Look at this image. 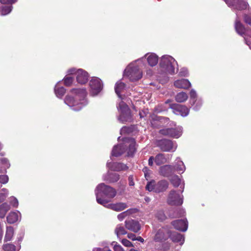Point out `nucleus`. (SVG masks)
<instances>
[{
  "mask_svg": "<svg viewBox=\"0 0 251 251\" xmlns=\"http://www.w3.org/2000/svg\"><path fill=\"white\" fill-rule=\"evenodd\" d=\"M71 93L72 96H66L64 101L73 110L78 111L87 104L85 99L87 93L85 89H73Z\"/></svg>",
  "mask_w": 251,
  "mask_h": 251,
  "instance_id": "1",
  "label": "nucleus"
},
{
  "mask_svg": "<svg viewBox=\"0 0 251 251\" xmlns=\"http://www.w3.org/2000/svg\"><path fill=\"white\" fill-rule=\"evenodd\" d=\"M116 193L115 189L103 183L98 185L95 190L97 202L104 206L109 201L108 199L114 198Z\"/></svg>",
  "mask_w": 251,
  "mask_h": 251,
  "instance_id": "2",
  "label": "nucleus"
},
{
  "mask_svg": "<svg viewBox=\"0 0 251 251\" xmlns=\"http://www.w3.org/2000/svg\"><path fill=\"white\" fill-rule=\"evenodd\" d=\"M160 67L161 72L166 74L173 75L177 70V62L172 56L168 55L163 56L160 61Z\"/></svg>",
  "mask_w": 251,
  "mask_h": 251,
  "instance_id": "3",
  "label": "nucleus"
},
{
  "mask_svg": "<svg viewBox=\"0 0 251 251\" xmlns=\"http://www.w3.org/2000/svg\"><path fill=\"white\" fill-rule=\"evenodd\" d=\"M140 61L138 60L136 62L130 64L125 69L124 75L127 76L130 81H137L142 77V72L137 65V62Z\"/></svg>",
  "mask_w": 251,
  "mask_h": 251,
  "instance_id": "4",
  "label": "nucleus"
},
{
  "mask_svg": "<svg viewBox=\"0 0 251 251\" xmlns=\"http://www.w3.org/2000/svg\"><path fill=\"white\" fill-rule=\"evenodd\" d=\"M118 108L120 112L119 120L123 123L130 122L131 120V115L128 106L123 101H121Z\"/></svg>",
  "mask_w": 251,
  "mask_h": 251,
  "instance_id": "5",
  "label": "nucleus"
},
{
  "mask_svg": "<svg viewBox=\"0 0 251 251\" xmlns=\"http://www.w3.org/2000/svg\"><path fill=\"white\" fill-rule=\"evenodd\" d=\"M156 146L160 148L163 151H173L176 149L177 146L176 143H173L171 140L168 139H162L156 142Z\"/></svg>",
  "mask_w": 251,
  "mask_h": 251,
  "instance_id": "6",
  "label": "nucleus"
},
{
  "mask_svg": "<svg viewBox=\"0 0 251 251\" xmlns=\"http://www.w3.org/2000/svg\"><path fill=\"white\" fill-rule=\"evenodd\" d=\"M69 74H75L76 80L78 83L83 84L87 82L88 79V73L82 69H78L77 71L75 68H72L68 71Z\"/></svg>",
  "mask_w": 251,
  "mask_h": 251,
  "instance_id": "7",
  "label": "nucleus"
},
{
  "mask_svg": "<svg viewBox=\"0 0 251 251\" xmlns=\"http://www.w3.org/2000/svg\"><path fill=\"white\" fill-rule=\"evenodd\" d=\"M167 202L171 205H179L183 203L182 196L175 190H171L167 198Z\"/></svg>",
  "mask_w": 251,
  "mask_h": 251,
  "instance_id": "8",
  "label": "nucleus"
},
{
  "mask_svg": "<svg viewBox=\"0 0 251 251\" xmlns=\"http://www.w3.org/2000/svg\"><path fill=\"white\" fill-rule=\"evenodd\" d=\"M227 5L234 10L245 9L248 6V3L242 0H224Z\"/></svg>",
  "mask_w": 251,
  "mask_h": 251,
  "instance_id": "9",
  "label": "nucleus"
},
{
  "mask_svg": "<svg viewBox=\"0 0 251 251\" xmlns=\"http://www.w3.org/2000/svg\"><path fill=\"white\" fill-rule=\"evenodd\" d=\"M89 85L91 93L93 95H97L102 89V84L101 80L98 77H93L90 80Z\"/></svg>",
  "mask_w": 251,
  "mask_h": 251,
  "instance_id": "10",
  "label": "nucleus"
},
{
  "mask_svg": "<svg viewBox=\"0 0 251 251\" xmlns=\"http://www.w3.org/2000/svg\"><path fill=\"white\" fill-rule=\"evenodd\" d=\"M159 132L161 134L163 135L177 138L181 135L182 129L181 127L176 128H164L160 130Z\"/></svg>",
  "mask_w": 251,
  "mask_h": 251,
  "instance_id": "11",
  "label": "nucleus"
},
{
  "mask_svg": "<svg viewBox=\"0 0 251 251\" xmlns=\"http://www.w3.org/2000/svg\"><path fill=\"white\" fill-rule=\"evenodd\" d=\"M169 231L167 227L160 228L156 233L154 240L156 242H162L167 240L169 237Z\"/></svg>",
  "mask_w": 251,
  "mask_h": 251,
  "instance_id": "12",
  "label": "nucleus"
},
{
  "mask_svg": "<svg viewBox=\"0 0 251 251\" xmlns=\"http://www.w3.org/2000/svg\"><path fill=\"white\" fill-rule=\"evenodd\" d=\"M124 144L125 148L128 147V149H126L127 151V154L128 156H132L136 151V143L133 138H127L124 140Z\"/></svg>",
  "mask_w": 251,
  "mask_h": 251,
  "instance_id": "13",
  "label": "nucleus"
},
{
  "mask_svg": "<svg viewBox=\"0 0 251 251\" xmlns=\"http://www.w3.org/2000/svg\"><path fill=\"white\" fill-rule=\"evenodd\" d=\"M125 226L126 229L134 232H137L141 228L139 222L134 220H126Z\"/></svg>",
  "mask_w": 251,
  "mask_h": 251,
  "instance_id": "14",
  "label": "nucleus"
},
{
  "mask_svg": "<svg viewBox=\"0 0 251 251\" xmlns=\"http://www.w3.org/2000/svg\"><path fill=\"white\" fill-rule=\"evenodd\" d=\"M172 225L174 227L179 230L185 231L188 228L187 221L186 220H178L172 222Z\"/></svg>",
  "mask_w": 251,
  "mask_h": 251,
  "instance_id": "15",
  "label": "nucleus"
},
{
  "mask_svg": "<svg viewBox=\"0 0 251 251\" xmlns=\"http://www.w3.org/2000/svg\"><path fill=\"white\" fill-rule=\"evenodd\" d=\"M174 172V167L169 165H166L160 167L159 170V174L164 176L168 177L171 176Z\"/></svg>",
  "mask_w": 251,
  "mask_h": 251,
  "instance_id": "16",
  "label": "nucleus"
},
{
  "mask_svg": "<svg viewBox=\"0 0 251 251\" xmlns=\"http://www.w3.org/2000/svg\"><path fill=\"white\" fill-rule=\"evenodd\" d=\"M106 208L112 209L115 211H121L124 210L127 207L126 203L124 202H117L116 203L107 204L104 206Z\"/></svg>",
  "mask_w": 251,
  "mask_h": 251,
  "instance_id": "17",
  "label": "nucleus"
},
{
  "mask_svg": "<svg viewBox=\"0 0 251 251\" xmlns=\"http://www.w3.org/2000/svg\"><path fill=\"white\" fill-rule=\"evenodd\" d=\"M107 167L114 171H120L122 170H126L127 169V166L121 163H110L108 162L107 163Z\"/></svg>",
  "mask_w": 251,
  "mask_h": 251,
  "instance_id": "18",
  "label": "nucleus"
},
{
  "mask_svg": "<svg viewBox=\"0 0 251 251\" xmlns=\"http://www.w3.org/2000/svg\"><path fill=\"white\" fill-rule=\"evenodd\" d=\"M171 156L169 154L165 155L163 153H159L156 155L154 158V162L157 165H160L168 162Z\"/></svg>",
  "mask_w": 251,
  "mask_h": 251,
  "instance_id": "19",
  "label": "nucleus"
},
{
  "mask_svg": "<svg viewBox=\"0 0 251 251\" xmlns=\"http://www.w3.org/2000/svg\"><path fill=\"white\" fill-rule=\"evenodd\" d=\"M173 108L176 114H180L182 116H186L189 113V109L184 105L176 104Z\"/></svg>",
  "mask_w": 251,
  "mask_h": 251,
  "instance_id": "20",
  "label": "nucleus"
},
{
  "mask_svg": "<svg viewBox=\"0 0 251 251\" xmlns=\"http://www.w3.org/2000/svg\"><path fill=\"white\" fill-rule=\"evenodd\" d=\"M169 186L168 182L166 180H162L155 184V192L159 193L165 191Z\"/></svg>",
  "mask_w": 251,
  "mask_h": 251,
  "instance_id": "21",
  "label": "nucleus"
},
{
  "mask_svg": "<svg viewBox=\"0 0 251 251\" xmlns=\"http://www.w3.org/2000/svg\"><path fill=\"white\" fill-rule=\"evenodd\" d=\"M174 85L177 88L188 89L191 86V83L188 79H181L176 81L174 82Z\"/></svg>",
  "mask_w": 251,
  "mask_h": 251,
  "instance_id": "22",
  "label": "nucleus"
},
{
  "mask_svg": "<svg viewBox=\"0 0 251 251\" xmlns=\"http://www.w3.org/2000/svg\"><path fill=\"white\" fill-rule=\"evenodd\" d=\"M169 237L173 242L179 243L181 245H182L184 242V236L177 232H174L171 234L169 233Z\"/></svg>",
  "mask_w": 251,
  "mask_h": 251,
  "instance_id": "23",
  "label": "nucleus"
},
{
  "mask_svg": "<svg viewBox=\"0 0 251 251\" xmlns=\"http://www.w3.org/2000/svg\"><path fill=\"white\" fill-rule=\"evenodd\" d=\"M149 64L151 66L156 65L158 62V56L154 53H148L146 55Z\"/></svg>",
  "mask_w": 251,
  "mask_h": 251,
  "instance_id": "24",
  "label": "nucleus"
},
{
  "mask_svg": "<svg viewBox=\"0 0 251 251\" xmlns=\"http://www.w3.org/2000/svg\"><path fill=\"white\" fill-rule=\"evenodd\" d=\"M126 151L124 144L114 147L112 151V155L114 156H119L123 154Z\"/></svg>",
  "mask_w": 251,
  "mask_h": 251,
  "instance_id": "25",
  "label": "nucleus"
},
{
  "mask_svg": "<svg viewBox=\"0 0 251 251\" xmlns=\"http://www.w3.org/2000/svg\"><path fill=\"white\" fill-rule=\"evenodd\" d=\"M19 214H20L19 211L10 212L7 217L8 223L13 224L16 222L18 220Z\"/></svg>",
  "mask_w": 251,
  "mask_h": 251,
  "instance_id": "26",
  "label": "nucleus"
},
{
  "mask_svg": "<svg viewBox=\"0 0 251 251\" xmlns=\"http://www.w3.org/2000/svg\"><path fill=\"white\" fill-rule=\"evenodd\" d=\"M235 28L236 32L241 36H243L245 33V28L244 25L238 19H236L235 21Z\"/></svg>",
  "mask_w": 251,
  "mask_h": 251,
  "instance_id": "27",
  "label": "nucleus"
},
{
  "mask_svg": "<svg viewBox=\"0 0 251 251\" xmlns=\"http://www.w3.org/2000/svg\"><path fill=\"white\" fill-rule=\"evenodd\" d=\"M175 168L176 170L179 172L182 173L185 170V167L184 165L183 162L179 159V158H177L175 163V166L174 168Z\"/></svg>",
  "mask_w": 251,
  "mask_h": 251,
  "instance_id": "28",
  "label": "nucleus"
},
{
  "mask_svg": "<svg viewBox=\"0 0 251 251\" xmlns=\"http://www.w3.org/2000/svg\"><path fill=\"white\" fill-rule=\"evenodd\" d=\"M10 208V205L6 202L1 204L0 205V218H3Z\"/></svg>",
  "mask_w": 251,
  "mask_h": 251,
  "instance_id": "29",
  "label": "nucleus"
},
{
  "mask_svg": "<svg viewBox=\"0 0 251 251\" xmlns=\"http://www.w3.org/2000/svg\"><path fill=\"white\" fill-rule=\"evenodd\" d=\"M126 85L125 83L121 81H118L116 83L115 86V91L117 95L119 98H121L120 93L122 92L125 88Z\"/></svg>",
  "mask_w": 251,
  "mask_h": 251,
  "instance_id": "30",
  "label": "nucleus"
},
{
  "mask_svg": "<svg viewBox=\"0 0 251 251\" xmlns=\"http://www.w3.org/2000/svg\"><path fill=\"white\" fill-rule=\"evenodd\" d=\"M14 235V228L12 226H8L6 228V233L4 237V241H10Z\"/></svg>",
  "mask_w": 251,
  "mask_h": 251,
  "instance_id": "31",
  "label": "nucleus"
},
{
  "mask_svg": "<svg viewBox=\"0 0 251 251\" xmlns=\"http://www.w3.org/2000/svg\"><path fill=\"white\" fill-rule=\"evenodd\" d=\"M188 99V95L185 92H180L176 96V100L178 102H183Z\"/></svg>",
  "mask_w": 251,
  "mask_h": 251,
  "instance_id": "32",
  "label": "nucleus"
},
{
  "mask_svg": "<svg viewBox=\"0 0 251 251\" xmlns=\"http://www.w3.org/2000/svg\"><path fill=\"white\" fill-rule=\"evenodd\" d=\"M66 90L63 87H59L56 85L54 88V92L58 98H61L65 93Z\"/></svg>",
  "mask_w": 251,
  "mask_h": 251,
  "instance_id": "33",
  "label": "nucleus"
},
{
  "mask_svg": "<svg viewBox=\"0 0 251 251\" xmlns=\"http://www.w3.org/2000/svg\"><path fill=\"white\" fill-rule=\"evenodd\" d=\"M171 183L175 187H177L180 184L181 180L178 176L174 175L170 179Z\"/></svg>",
  "mask_w": 251,
  "mask_h": 251,
  "instance_id": "34",
  "label": "nucleus"
},
{
  "mask_svg": "<svg viewBox=\"0 0 251 251\" xmlns=\"http://www.w3.org/2000/svg\"><path fill=\"white\" fill-rule=\"evenodd\" d=\"M115 232L118 237L122 235H125L127 233L124 227L121 225L117 226L115 229Z\"/></svg>",
  "mask_w": 251,
  "mask_h": 251,
  "instance_id": "35",
  "label": "nucleus"
},
{
  "mask_svg": "<svg viewBox=\"0 0 251 251\" xmlns=\"http://www.w3.org/2000/svg\"><path fill=\"white\" fill-rule=\"evenodd\" d=\"M12 5H3L0 7V12L1 15H6L11 12L12 9Z\"/></svg>",
  "mask_w": 251,
  "mask_h": 251,
  "instance_id": "36",
  "label": "nucleus"
},
{
  "mask_svg": "<svg viewBox=\"0 0 251 251\" xmlns=\"http://www.w3.org/2000/svg\"><path fill=\"white\" fill-rule=\"evenodd\" d=\"M133 209H128L125 212L121 213L117 216V218L120 221H123L126 217L132 213Z\"/></svg>",
  "mask_w": 251,
  "mask_h": 251,
  "instance_id": "37",
  "label": "nucleus"
},
{
  "mask_svg": "<svg viewBox=\"0 0 251 251\" xmlns=\"http://www.w3.org/2000/svg\"><path fill=\"white\" fill-rule=\"evenodd\" d=\"M2 248L4 251H16V246L10 243L4 244Z\"/></svg>",
  "mask_w": 251,
  "mask_h": 251,
  "instance_id": "38",
  "label": "nucleus"
},
{
  "mask_svg": "<svg viewBox=\"0 0 251 251\" xmlns=\"http://www.w3.org/2000/svg\"><path fill=\"white\" fill-rule=\"evenodd\" d=\"M0 193V203L3 201L7 197L8 194V190L6 188H3Z\"/></svg>",
  "mask_w": 251,
  "mask_h": 251,
  "instance_id": "39",
  "label": "nucleus"
},
{
  "mask_svg": "<svg viewBox=\"0 0 251 251\" xmlns=\"http://www.w3.org/2000/svg\"><path fill=\"white\" fill-rule=\"evenodd\" d=\"M120 178V176L116 173L110 174L109 176V180L111 182H117Z\"/></svg>",
  "mask_w": 251,
  "mask_h": 251,
  "instance_id": "40",
  "label": "nucleus"
},
{
  "mask_svg": "<svg viewBox=\"0 0 251 251\" xmlns=\"http://www.w3.org/2000/svg\"><path fill=\"white\" fill-rule=\"evenodd\" d=\"M155 181H151L147 184L146 188L149 191H154L155 192Z\"/></svg>",
  "mask_w": 251,
  "mask_h": 251,
  "instance_id": "41",
  "label": "nucleus"
},
{
  "mask_svg": "<svg viewBox=\"0 0 251 251\" xmlns=\"http://www.w3.org/2000/svg\"><path fill=\"white\" fill-rule=\"evenodd\" d=\"M0 163L1 164L3 165V169L4 172L6 171V170L10 166V164L7 160V159L5 158H2L0 160Z\"/></svg>",
  "mask_w": 251,
  "mask_h": 251,
  "instance_id": "42",
  "label": "nucleus"
},
{
  "mask_svg": "<svg viewBox=\"0 0 251 251\" xmlns=\"http://www.w3.org/2000/svg\"><path fill=\"white\" fill-rule=\"evenodd\" d=\"M112 244L113 245V250L114 251H125L122 246L118 244L117 242H113Z\"/></svg>",
  "mask_w": 251,
  "mask_h": 251,
  "instance_id": "43",
  "label": "nucleus"
},
{
  "mask_svg": "<svg viewBox=\"0 0 251 251\" xmlns=\"http://www.w3.org/2000/svg\"><path fill=\"white\" fill-rule=\"evenodd\" d=\"M17 0H0V2L2 4L6 5H12V4L16 2Z\"/></svg>",
  "mask_w": 251,
  "mask_h": 251,
  "instance_id": "44",
  "label": "nucleus"
},
{
  "mask_svg": "<svg viewBox=\"0 0 251 251\" xmlns=\"http://www.w3.org/2000/svg\"><path fill=\"white\" fill-rule=\"evenodd\" d=\"M64 84L66 86H70L73 81V78L71 76H66L64 79Z\"/></svg>",
  "mask_w": 251,
  "mask_h": 251,
  "instance_id": "45",
  "label": "nucleus"
},
{
  "mask_svg": "<svg viewBox=\"0 0 251 251\" xmlns=\"http://www.w3.org/2000/svg\"><path fill=\"white\" fill-rule=\"evenodd\" d=\"M9 180L8 176L7 175H0V183L6 184Z\"/></svg>",
  "mask_w": 251,
  "mask_h": 251,
  "instance_id": "46",
  "label": "nucleus"
},
{
  "mask_svg": "<svg viewBox=\"0 0 251 251\" xmlns=\"http://www.w3.org/2000/svg\"><path fill=\"white\" fill-rule=\"evenodd\" d=\"M10 203L13 206L17 207L18 206V200L14 197H10Z\"/></svg>",
  "mask_w": 251,
  "mask_h": 251,
  "instance_id": "47",
  "label": "nucleus"
},
{
  "mask_svg": "<svg viewBox=\"0 0 251 251\" xmlns=\"http://www.w3.org/2000/svg\"><path fill=\"white\" fill-rule=\"evenodd\" d=\"M122 244L127 247H133V244L131 242L127 240L126 239H124L121 241Z\"/></svg>",
  "mask_w": 251,
  "mask_h": 251,
  "instance_id": "48",
  "label": "nucleus"
},
{
  "mask_svg": "<svg viewBox=\"0 0 251 251\" xmlns=\"http://www.w3.org/2000/svg\"><path fill=\"white\" fill-rule=\"evenodd\" d=\"M188 74V72L186 68H182L179 72V75L181 76H187Z\"/></svg>",
  "mask_w": 251,
  "mask_h": 251,
  "instance_id": "49",
  "label": "nucleus"
},
{
  "mask_svg": "<svg viewBox=\"0 0 251 251\" xmlns=\"http://www.w3.org/2000/svg\"><path fill=\"white\" fill-rule=\"evenodd\" d=\"M244 20L247 24L251 26V16L245 15Z\"/></svg>",
  "mask_w": 251,
  "mask_h": 251,
  "instance_id": "50",
  "label": "nucleus"
},
{
  "mask_svg": "<svg viewBox=\"0 0 251 251\" xmlns=\"http://www.w3.org/2000/svg\"><path fill=\"white\" fill-rule=\"evenodd\" d=\"M93 251H111V250L109 249L108 248L105 247L103 249H101L100 248H94L93 250Z\"/></svg>",
  "mask_w": 251,
  "mask_h": 251,
  "instance_id": "51",
  "label": "nucleus"
},
{
  "mask_svg": "<svg viewBox=\"0 0 251 251\" xmlns=\"http://www.w3.org/2000/svg\"><path fill=\"white\" fill-rule=\"evenodd\" d=\"M190 95L191 99H195L197 97V93L194 90L192 89L190 91Z\"/></svg>",
  "mask_w": 251,
  "mask_h": 251,
  "instance_id": "52",
  "label": "nucleus"
},
{
  "mask_svg": "<svg viewBox=\"0 0 251 251\" xmlns=\"http://www.w3.org/2000/svg\"><path fill=\"white\" fill-rule=\"evenodd\" d=\"M127 237L133 241L136 240V236L134 234L128 233L127 234Z\"/></svg>",
  "mask_w": 251,
  "mask_h": 251,
  "instance_id": "53",
  "label": "nucleus"
},
{
  "mask_svg": "<svg viewBox=\"0 0 251 251\" xmlns=\"http://www.w3.org/2000/svg\"><path fill=\"white\" fill-rule=\"evenodd\" d=\"M153 161H154V158L153 156H151L149 159V165L152 166L153 163Z\"/></svg>",
  "mask_w": 251,
  "mask_h": 251,
  "instance_id": "54",
  "label": "nucleus"
},
{
  "mask_svg": "<svg viewBox=\"0 0 251 251\" xmlns=\"http://www.w3.org/2000/svg\"><path fill=\"white\" fill-rule=\"evenodd\" d=\"M129 180V185L130 186H133L134 185V183L133 182V177L132 176H129L128 178Z\"/></svg>",
  "mask_w": 251,
  "mask_h": 251,
  "instance_id": "55",
  "label": "nucleus"
},
{
  "mask_svg": "<svg viewBox=\"0 0 251 251\" xmlns=\"http://www.w3.org/2000/svg\"><path fill=\"white\" fill-rule=\"evenodd\" d=\"M143 171L144 172L145 177H147V176L149 175V174L147 173L148 168L147 167H145L143 169Z\"/></svg>",
  "mask_w": 251,
  "mask_h": 251,
  "instance_id": "56",
  "label": "nucleus"
},
{
  "mask_svg": "<svg viewBox=\"0 0 251 251\" xmlns=\"http://www.w3.org/2000/svg\"><path fill=\"white\" fill-rule=\"evenodd\" d=\"M136 240H138L141 242H143L144 241V240L143 239V238H142L140 236H139L138 237L136 238Z\"/></svg>",
  "mask_w": 251,
  "mask_h": 251,
  "instance_id": "57",
  "label": "nucleus"
},
{
  "mask_svg": "<svg viewBox=\"0 0 251 251\" xmlns=\"http://www.w3.org/2000/svg\"><path fill=\"white\" fill-rule=\"evenodd\" d=\"M246 43L247 45H248L249 46V48L251 49V44L250 43V42L245 39Z\"/></svg>",
  "mask_w": 251,
  "mask_h": 251,
  "instance_id": "58",
  "label": "nucleus"
},
{
  "mask_svg": "<svg viewBox=\"0 0 251 251\" xmlns=\"http://www.w3.org/2000/svg\"><path fill=\"white\" fill-rule=\"evenodd\" d=\"M199 107H194V109H195L196 110H198V109H199Z\"/></svg>",
  "mask_w": 251,
  "mask_h": 251,
  "instance_id": "59",
  "label": "nucleus"
},
{
  "mask_svg": "<svg viewBox=\"0 0 251 251\" xmlns=\"http://www.w3.org/2000/svg\"><path fill=\"white\" fill-rule=\"evenodd\" d=\"M22 240V237H20L19 239V241L21 242Z\"/></svg>",
  "mask_w": 251,
  "mask_h": 251,
  "instance_id": "60",
  "label": "nucleus"
},
{
  "mask_svg": "<svg viewBox=\"0 0 251 251\" xmlns=\"http://www.w3.org/2000/svg\"><path fill=\"white\" fill-rule=\"evenodd\" d=\"M129 251H138L135 250L134 249H131Z\"/></svg>",
  "mask_w": 251,
  "mask_h": 251,
  "instance_id": "61",
  "label": "nucleus"
},
{
  "mask_svg": "<svg viewBox=\"0 0 251 251\" xmlns=\"http://www.w3.org/2000/svg\"><path fill=\"white\" fill-rule=\"evenodd\" d=\"M162 119H165L166 120H168V118H162L160 119V120H162Z\"/></svg>",
  "mask_w": 251,
  "mask_h": 251,
  "instance_id": "62",
  "label": "nucleus"
},
{
  "mask_svg": "<svg viewBox=\"0 0 251 251\" xmlns=\"http://www.w3.org/2000/svg\"><path fill=\"white\" fill-rule=\"evenodd\" d=\"M0 173H3L2 171H0Z\"/></svg>",
  "mask_w": 251,
  "mask_h": 251,
  "instance_id": "63",
  "label": "nucleus"
}]
</instances>
